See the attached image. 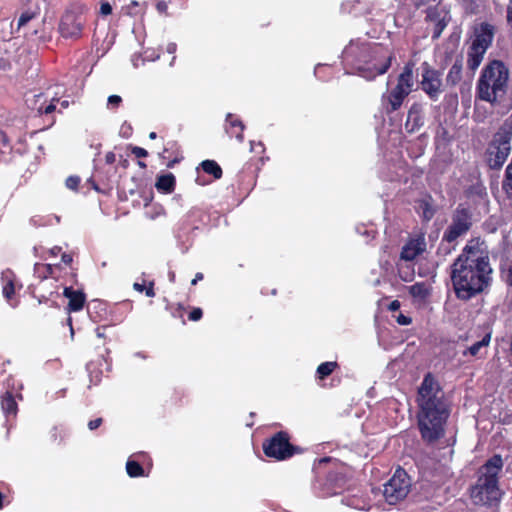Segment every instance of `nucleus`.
Segmentation results:
<instances>
[{"instance_id": "nucleus-60", "label": "nucleus", "mask_w": 512, "mask_h": 512, "mask_svg": "<svg viewBox=\"0 0 512 512\" xmlns=\"http://www.w3.org/2000/svg\"><path fill=\"white\" fill-rule=\"evenodd\" d=\"M93 304H95V305H97V306L102 305V303H101L100 301H97V300L93 301Z\"/></svg>"}, {"instance_id": "nucleus-57", "label": "nucleus", "mask_w": 512, "mask_h": 512, "mask_svg": "<svg viewBox=\"0 0 512 512\" xmlns=\"http://www.w3.org/2000/svg\"><path fill=\"white\" fill-rule=\"evenodd\" d=\"M508 278L512 281V266L508 270Z\"/></svg>"}, {"instance_id": "nucleus-61", "label": "nucleus", "mask_w": 512, "mask_h": 512, "mask_svg": "<svg viewBox=\"0 0 512 512\" xmlns=\"http://www.w3.org/2000/svg\"><path fill=\"white\" fill-rule=\"evenodd\" d=\"M320 67H321V65H320V64H318V65L316 66V68H315V75H317V73H318V69H319Z\"/></svg>"}, {"instance_id": "nucleus-8", "label": "nucleus", "mask_w": 512, "mask_h": 512, "mask_svg": "<svg viewBox=\"0 0 512 512\" xmlns=\"http://www.w3.org/2000/svg\"><path fill=\"white\" fill-rule=\"evenodd\" d=\"M410 488V477L404 469L398 468L390 480L383 485V496L390 505H394L406 498Z\"/></svg>"}, {"instance_id": "nucleus-49", "label": "nucleus", "mask_w": 512, "mask_h": 512, "mask_svg": "<svg viewBox=\"0 0 512 512\" xmlns=\"http://www.w3.org/2000/svg\"><path fill=\"white\" fill-rule=\"evenodd\" d=\"M203 279V274L201 272H198L195 274L194 279L192 280L191 284L195 285L198 281Z\"/></svg>"}, {"instance_id": "nucleus-51", "label": "nucleus", "mask_w": 512, "mask_h": 512, "mask_svg": "<svg viewBox=\"0 0 512 512\" xmlns=\"http://www.w3.org/2000/svg\"><path fill=\"white\" fill-rule=\"evenodd\" d=\"M399 307H400V303L397 300L391 302V304L389 306L390 310H392V311L399 309Z\"/></svg>"}, {"instance_id": "nucleus-26", "label": "nucleus", "mask_w": 512, "mask_h": 512, "mask_svg": "<svg viewBox=\"0 0 512 512\" xmlns=\"http://www.w3.org/2000/svg\"><path fill=\"white\" fill-rule=\"evenodd\" d=\"M485 53L486 51L470 46L467 57V67L470 70H476L480 66Z\"/></svg>"}, {"instance_id": "nucleus-6", "label": "nucleus", "mask_w": 512, "mask_h": 512, "mask_svg": "<svg viewBox=\"0 0 512 512\" xmlns=\"http://www.w3.org/2000/svg\"><path fill=\"white\" fill-rule=\"evenodd\" d=\"M512 115L506 118L494 134L485 152V161L492 170H500L511 153Z\"/></svg>"}, {"instance_id": "nucleus-28", "label": "nucleus", "mask_w": 512, "mask_h": 512, "mask_svg": "<svg viewBox=\"0 0 512 512\" xmlns=\"http://www.w3.org/2000/svg\"><path fill=\"white\" fill-rule=\"evenodd\" d=\"M201 167L205 173L212 175L215 179H220L222 176V169L214 160L203 161Z\"/></svg>"}, {"instance_id": "nucleus-58", "label": "nucleus", "mask_w": 512, "mask_h": 512, "mask_svg": "<svg viewBox=\"0 0 512 512\" xmlns=\"http://www.w3.org/2000/svg\"><path fill=\"white\" fill-rule=\"evenodd\" d=\"M135 356L141 357V358H145V355L143 353H141V352L135 353Z\"/></svg>"}, {"instance_id": "nucleus-17", "label": "nucleus", "mask_w": 512, "mask_h": 512, "mask_svg": "<svg viewBox=\"0 0 512 512\" xmlns=\"http://www.w3.org/2000/svg\"><path fill=\"white\" fill-rule=\"evenodd\" d=\"M424 124L423 107L419 103H414L410 107L407 115L405 127L408 131L414 132Z\"/></svg>"}, {"instance_id": "nucleus-47", "label": "nucleus", "mask_w": 512, "mask_h": 512, "mask_svg": "<svg viewBox=\"0 0 512 512\" xmlns=\"http://www.w3.org/2000/svg\"><path fill=\"white\" fill-rule=\"evenodd\" d=\"M177 45L175 43H169L166 47V50L170 54H174L176 52Z\"/></svg>"}, {"instance_id": "nucleus-4", "label": "nucleus", "mask_w": 512, "mask_h": 512, "mask_svg": "<svg viewBox=\"0 0 512 512\" xmlns=\"http://www.w3.org/2000/svg\"><path fill=\"white\" fill-rule=\"evenodd\" d=\"M503 468L500 455H494L480 468L476 484L471 488V499L476 505L490 506L501 500L498 475Z\"/></svg>"}, {"instance_id": "nucleus-5", "label": "nucleus", "mask_w": 512, "mask_h": 512, "mask_svg": "<svg viewBox=\"0 0 512 512\" xmlns=\"http://www.w3.org/2000/svg\"><path fill=\"white\" fill-rule=\"evenodd\" d=\"M509 70L500 60L490 61L481 71L476 84V97L491 105L499 103L506 94Z\"/></svg>"}, {"instance_id": "nucleus-24", "label": "nucleus", "mask_w": 512, "mask_h": 512, "mask_svg": "<svg viewBox=\"0 0 512 512\" xmlns=\"http://www.w3.org/2000/svg\"><path fill=\"white\" fill-rule=\"evenodd\" d=\"M432 287L427 282H417L409 287L410 295L418 301L425 300L431 293Z\"/></svg>"}, {"instance_id": "nucleus-53", "label": "nucleus", "mask_w": 512, "mask_h": 512, "mask_svg": "<svg viewBox=\"0 0 512 512\" xmlns=\"http://www.w3.org/2000/svg\"><path fill=\"white\" fill-rule=\"evenodd\" d=\"M436 0H419V5H431L432 3H435Z\"/></svg>"}, {"instance_id": "nucleus-20", "label": "nucleus", "mask_w": 512, "mask_h": 512, "mask_svg": "<svg viewBox=\"0 0 512 512\" xmlns=\"http://www.w3.org/2000/svg\"><path fill=\"white\" fill-rule=\"evenodd\" d=\"M64 296L68 298V310L70 312L80 311L85 303V294L82 291L74 290L72 287H65Z\"/></svg>"}, {"instance_id": "nucleus-50", "label": "nucleus", "mask_w": 512, "mask_h": 512, "mask_svg": "<svg viewBox=\"0 0 512 512\" xmlns=\"http://www.w3.org/2000/svg\"><path fill=\"white\" fill-rule=\"evenodd\" d=\"M133 287L138 292H143L145 290L144 284H140V283H137V282L134 283Z\"/></svg>"}, {"instance_id": "nucleus-32", "label": "nucleus", "mask_w": 512, "mask_h": 512, "mask_svg": "<svg viewBox=\"0 0 512 512\" xmlns=\"http://www.w3.org/2000/svg\"><path fill=\"white\" fill-rule=\"evenodd\" d=\"M126 471L127 474L132 478L145 475L143 467L138 462L131 459H129L126 463Z\"/></svg>"}, {"instance_id": "nucleus-52", "label": "nucleus", "mask_w": 512, "mask_h": 512, "mask_svg": "<svg viewBox=\"0 0 512 512\" xmlns=\"http://www.w3.org/2000/svg\"><path fill=\"white\" fill-rule=\"evenodd\" d=\"M61 252V247L55 246L50 250V253L54 256L58 255Z\"/></svg>"}, {"instance_id": "nucleus-34", "label": "nucleus", "mask_w": 512, "mask_h": 512, "mask_svg": "<svg viewBox=\"0 0 512 512\" xmlns=\"http://www.w3.org/2000/svg\"><path fill=\"white\" fill-rule=\"evenodd\" d=\"M121 102H122V98L120 96H118V95H111V96L108 97L107 107L109 109H114V108L118 107Z\"/></svg>"}, {"instance_id": "nucleus-38", "label": "nucleus", "mask_w": 512, "mask_h": 512, "mask_svg": "<svg viewBox=\"0 0 512 512\" xmlns=\"http://www.w3.org/2000/svg\"><path fill=\"white\" fill-rule=\"evenodd\" d=\"M100 13L107 16L112 13V7L109 2L103 1L100 4Z\"/></svg>"}, {"instance_id": "nucleus-41", "label": "nucleus", "mask_w": 512, "mask_h": 512, "mask_svg": "<svg viewBox=\"0 0 512 512\" xmlns=\"http://www.w3.org/2000/svg\"><path fill=\"white\" fill-rule=\"evenodd\" d=\"M132 153L137 157V158H144L148 155V152L144 149V148H141V147H133L132 149Z\"/></svg>"}, {"instance_id": "nucleus-23", "label": "nucleus", "mask_w": 512, "mask_h": 512, "mask_svg": "<svg viewBox=\"0 0 512 512\" xmlns=\"http://www.w3.org/2000/svg\"><path fill=\"white\" fill-rule=\"evenodd\" d=\"M427 18L430 21L435 22V27L433 31V38H439L445 27L447 26V20L445 17L439 18L438 12L436 8L429 7L427 10Z\"/></svg>"}, {"instance_id": "nucleus-59", "label": "nucleus", "mask_w": 512, "mask_h": 512, "mask_svg": "<svg viewBox=\"0 0 512 512\" xmlns=\"http://www.w3.org/2000/svg\"><path fill=\"white\" fill-rule=\"evenodd\" d=\"M176 162H177V160H173L172 162L168 163V165H167V166H168V167H172V166L174 165V163H176Z\"/></svg>"}, {"instance_id": "nucleus-1", "label": "nucleus", "mask_w": 512, "mask_h": 512, "mask_svg": "<svg viewBox=\"0 0 512 512\" xmlns=\"http://www.w3.org/2000/svg\"><path fill=\"white\" fill-rule=\"evenodd\" d=\"M492 268L487 252L478 245H466L451 266V281L455 295L469 300L489 285Z\"/></svg>"}, {"instance_id": "nucleus-13", "label": "nucleus", "mask_w": 512, "mask_h": 512, "mask_svg": "<svg viewBox=\"0 0 512 512\" xmlns=\"http://www.w3.org/2000/svg\"><path fill=\"white\" fill-rule=\"evenodd\" d=\"M426 239L424 233H418L409 238L404 244L400 253V259L413 261L426 250Z\"/></svg>"}, {"instance_id": "nucleus-12", "label": "nucleus", "mask_w": 512, "mask_h": 512, "mask_svg": "<svg viewBox=\"0 0 512 512\" xmlns=\"http://www.w3.org/2000/svg\"><path fill=\"white\" fill-rule=\"evenodd\" d=\"M58 101V92H52L51 89L38 93L29 92L25 96L27 107L40 115L52 113L56 108L55 103Z\"/></svg>"}, {"instance_id": "nucleus-39", "label": "nucleus", "mask_w": 512, "mask_h": 512, "mask_svg": "<svg viewBox=\"0 0 512 512\" xmlns=\"http://www.w3.org/2000/svg\"><path fill=\"white\" fill-rule=\"evenodd\" d=\"M506 21L508 26L512 29V0H509L506 8Z\"/></svg>"}, {"instance_id": "nucleus-7", "label": "nucleus", "mask_w": 512, "mask_h": 512, "mask_svg": "<svg viewBox=\"0 0 512 512\" xmlns=\"http://www.w3.org/2000/svg\"><path fill=\"white\" fill-rule=\"evenodd\" d=\"M473 214L468 207L460 204L457 206L451 217V223L443 234L442 241L452 243L459 237L464 236L471 229Z\"/></svg>"}, {"instance_id": "nucleus-11", "label": "nucleus", "mask_w": 512, "mask_h": 512, "mask_svg": "<svg viewBox=\"0 0 512 512\" xmlns=\"http://www.w3.org/2000/svg\"><path fill=\"white\" fill-rule=\"evenodd\" d=\"M420 85L432 101H437L444 91L442 73L432 68L427 62L422 63Z\"/></svg>"}, {"instance_id": "nucleus-27", "label": "nucleus", "mask_w": 512, "mask_h": 512, "mask_svg": "<svg viewBox=\"0 0 512 512\" xmlns=\"http://www.w3.org/2000/svg\"><path fill=\"white\" fill-rule=\"evenodd\" d=\"M462 78V64L459 62H455L451 68L449 69V72L446 77V81L448 84L455 86L460 82Z\"/></svg>"}, {"instance_id": "nucleus-36", "label": "nucleus", "mask_w": 512, "mask_h": 512, "mask_svg": "<svg viewBox=\"0 0 512 512\" xmlns=\"http://www.w3.org/2000/svg\"><path fill=\"white\" fill-rule=\"evenodd\" d=\"M399 276L402 280L409 282L413 279V271H405L401 266H398Z\"/></svg>"}, {"instance_id": "nucleus-62", "label": "nucleus", "mask_w": 512, "mask_h": 512, "mask_svg": "<svg viewBox=\"0 0 512 512\" xmlns=\"http://www.w3.org/2000/svg\"><path fill=\"white\" fill-rule=\"evenodd\" d=\"M250 144H251V150L253 151L254 150L255 142L251 141Z\"/></svg>"}, {"instance_id": "nucleus-40", "label": "nucleus", "mask_w": 512, "mask_h": 512, "mask_svg": "<svg viewBox=\"0 0 512 512\" xmlns=\"http://www.w3.org/2000/svg\"><path fill=\"white\" fill-rule=\"evenodd\" d=\"M202 317V310L200 308H194L189 314V320L198 321Z\"/></svg>"}, {"instance_id": "nucleus-44", "label": "nucleus", "mask_w": 512, "mask_h": 512, "mask_svg": "<svg viewBox=\"0 0 512 512\" xmlns=\"http://www.w3.org/2000/svg\"><path fill=\"white\" fill-rule=\"evenodd\" d=\"M116 160V156L113 152H108L105 156V161L107 164H113Z\"/></svg>"}, {"instance_id": "nucleus-2", "label": "nucleus", "mask_w": 512, "mask_h": 512, "mask_svg": "<svg viewBox=\"0 0 512 512\" xmlns=\"http://www.w3.org/2000/svg\"><path fill=\"white\" fill-rule=\"evenodd\" d=\"M418 426L425 441L433 442L444 435L449 416L443 393L431 374H427L418 389Z\"/></svg>"}, {"instance_id": "nucleus-30", "label": "nucleus", "mask_w": 512, "mask_h": 512, "mask_svg": "<svg viewBox=\"0 0 512 512\" xmlns=\"http://www.w3.org/2000/svg\"><path fill=\"white\" fill-rule=\"evenodd\" d=\"M53 272V267L50 264L36 263L34 266V276L40 280L48 278Z\"/></svg>"}, {"instance_id": "nucleus-19", "label": "nucleus", "mask_w": 512, "mask_h": 512, "mask_svg": "<svg viewBox=\"0 0 512 512\" xmlns=\"http://www.w3.org/2000/svg\"><path fill=\"white\" fill-rule=\"evenodd\" d=\"M2 293L7 302L12 306L16 307L18 302L15 299V283L13 273L9 270L2 273Z\"/></svg>"}, {"instance_id": "nucleus-43", "label": "nucleus", "mask_w": 512, "mask_h": 512, "mask_svg": "<svg viewBox=\"0 0 512 512\" xmlns=\"http://www.w3.org/2000/svg\"><path fill=\"white\" fill-rule=\"evenodd\" d=\"M102 424V418H96L94 420L89 421L88 428L90 430L97 429Z\"/></svg>"}, {"instance_id": "nucleus-15", "label": "nucleus", "mask_w": 512, "mask_h": 512, "mask_svg": "<svg viewBox=\"0 0 512 512\" xmlns=\"http://www.w3.org/2000/svg\"><path fill=\"white\" fill-rule=\"evenodd\" d=\"M408 96L404 90L394 87L382 95V106L386 113H393L397 111L403 104L405 98Z\"/></svg>"}, {"instance_id": "nucleus-31", "label": "nucleus", "mask_w": 512, "mask_h": 512, "mask_svg": "<svg viewBox=\"0 0 512 512\" xmlns=\"http://www.w3.org/2000/svg\"><path fill=\"white\" fill-rule=\"evenodd\" d=\"M1 407L6 414H15L17 410V404L13 396L7 393L1 401Z\"/></svg>"}, {"instance_id": "nucleus-18", "label": "nucleus", "mask_w": 512, "mask_h": 512, "mask_svg": "<svg viewBox=\"0 0 512 512\" xmlns=\"http://www.w3.org/2000/svg\"><path fill=\"white\" fill-rule=\"evenodd\" d=\"M414 63L408 62L402 72L399 74L397 79V87L400 90H404L406 94H410L414 86V74H413Z\"/></svg>"}, {"instance_id": "nucleus-16", "label": "nucleus", "mask_w": 512, "mask_h": 512, "mask_svg": "<svg viewBox=\"0 0 512 512\" xmlns=\"http://www.w3.org/2000/svg\"><path fill=\"white\" fill-rule=\"evenodd\" d=\"M224 129L230 137H235L238 142L244 141L245 125L235 114L228 113L226 115Z\"/></svg>"}, {"instance_id": "nucleus-22", "label": "nucleus", "mask_w": 512, "mask_h": 512, "mask_svg": "<svg viewBox=\"0 0 512 512\" xmlns=\"http://www.w3.org/2000/svg\"><path fill=\"white\" fill-rule=\"evenodd\" d=\"M416 210L424 221H430L433 218L436 211L432 197L425 196L422 199H419L417 201Z\"/></svg>"}, {"instance_id": "nucleus-42", "label": "nucleus", "mask_w": 512, "mask_h": 512, "mask_svg": "<svg viewBox=\"0 0 512 512\" xmlns=\"http://www.w3.org/2000/svg\"><path fill=\"white\" fill-rule=\"evenodd\" d=\"M411 318L408 317V316H405L403 314H400L398 317H397V323L400 324V325H409L411 323Z\"/></svg>"}, {"instance_id": "nucleus-37", "label": "nucleus", "mask_w": 512, "mask_h": 512, "mask_svg": "<svg viewBox=\"0 0 512 512\" xmlns=\"http://www.w3.org/2000/svg\"><path fill=\"white\" fill-rule=\"evenodd\" d=\"M80 183V178L77 176H69L66 179V186L69 189H76Z\"/></svg>"}, {"instance_id": "nucleus-33", "label": "nucleus", "mask_w": 512, "mask_h": 512, "mask_svg": "<svg viewBox=\"0 0 512 512\" xmlns=\"http://www.w3.org/2000/svg\"><path fill=\"white\" fill-rule=\"evenodd\" d=\"M356 232L363 236L365 238V242H369L371 239H373L375 237V234H376V230L375 228L372 226V225H364V224H361V225H358L356 226Z\"/></svg>"}, {"instance_id": "nucleus-54", "label": "nucleus", "mask_w": 512, "mask_h": 512, "mask_svg": "<svg viewBox=\"0 0 512 512\" xmlns=\"http://www.w3.org/2000/svg\"><path fill=\"white\" fill-rule=\"evenodd\" d=\"M96 334H97V336H98L99 338H103V337H104V333H103V332H101V330H100L99 328L96 330Z\"/></svg>"}, {"instance_id": "nucleus-55", "label": "nucleus", "mask_w": 512, "mask_h": 512, "mask_svg": "<svg viewBox=\"0 0 512 512\" xmlns=\"http://www.w3.org/2000/svg\"><path fill=\"white\" fill-rule=\"evenodd\" d=\"M149 138L152 139V140L156 139L157 138L156 132H150Z\"/></svg>"}, {"instance_id": "nucleus-29", "label": "nucleus", "mask_w": 512, "mask_h": 512, "mask_svg": "<svg viewBox=\"0 0 512 512\" xmlns=\"http://www.w3.org/2000/svg\"><path fill=\"white\" fill-rule=\"evenodd\" d=\"M338 367V364L337 362L335 361H327V362H323L321 363L318 367H317V370H316V373H317V377L319 379H325L326 377H328L330 374L333 373V371Z\"/></svg>"}, {"instance_id": "nucleus-10", "label": "nucleus", "mask_w": 512, "mask_h": 512, "mask_svg": "<svg viewBox=\"0 0 512 512\" xmlns=\"http://www.w3.org/2000/svg\"><path fill=\"white\" fill-rule=\"evenodd\" d=\"M263 451L266 456L281 461L292 457L295 448L290 444L288 434L280 431L263 443Z\"/></svg>"}, {"instance_id": "nucleus-48", "label": "nucleus", "mask_w": 512, "mask_h": 512, "mask_svg": "<svg viewBox=\"0 0 512 512\" xmlns=\"http://www.w3.org/2000/svg\"><path fill=\"white\" fill-rule=\"evenodd\" d=\"M145 293H146V296H148V297H153L155 295L152 283L150 284V286L148 288L145 289Z\"/></svg>"}, {"instance_id": "nucleus-14", "label": "nucleus", "mask_w": 512, "mask_h": 512, "mask_svg": "<svg viewBox=\"0 0 512 512\" xmlns=\"http://www.w3.org/2000/svg\"><path fill=\"white\" fill-rule=\"evenodd\" d=\"M495 34V28L493 25L483 22L475 29L474 39L471 46L482 51H487L491 46Z\"/></svg>"}, {"instance_id": "nucleus-46", "label": "nucleus", "mask_w": 512, "mask_h": 512, "mask_svg": "<svg viewBox=\"0 0 512 512\" xmlns=\"http://www.w3.org/2000/svg\"><path fill=\"white\" fill-rule=\"evenodd\" d=\"M61 260H62V262L64 264L69 265V264H71L73 259H72V256L70 254L63 253L62 257H61Z\"/></svg>"}, {"instance_id": "nucleus-35", "label": "nucleus", "mask_w": 512, "mask_h": 512, "mask_svg": "<svg viewBox=\"0 0 512 512\" xmlns=\"http://www.w3.org/2000/svg\"><path fill=\"white\" fill-rule=\"evenodd\" d=\"M34 18V14L30 12H24L21 14V16L18 19V27L25 26L29 21H31Z\"/></svg>"}, {"instance_id": "nucleus-9", "label": "nucleus", "mask_w": 512, "mask_h": 512, "mask_svg": "<svg viewBox=\"0 0 512 512\" xmlns=\"http://www.w3.org/2000/svg\"><path fill=\"white\" fill-rule=\"evenodd\" d=\"M86 17L81 7L68 9L62 16L59 32L64 38L77 39L81 37Z\"/></svg>"}, {"instance_id": "nucleus-25", "label": "nucleus", "mask_w": 512, "mask_h": 512, "mask_svg": "<svg viewBox=\"0 0 512 512\" xmlns=\"http://www.w3.org/2000/svg\"><path fill=\"white\" fill-rule=\"evenodd\" d=\"M155 187L164 193H171L175 188V176L172 173L161 175L157 178Z\"/></svg>"}, {"instance_id": "nucleus-56", "label": "nucleus", "mask_w": 512, "mask_h": 512, "mask_svg": "<svg viewBox=\"0 0 512 512\" xmlns=\"http://www.w3.org/2000/svg\"><path fill=\"white\" fill-rule=\"evenodd\" d=\"M68 105H69V102L67 100H64V101L61 102L62 108H67Z\"/></svg>"}, {"instance_id": "nucleus-45", "label": "nucleus", "mask_w": 512, "mask_h": 512, "mask_svg": "<svg viewBox=\"0 0 512 512\" xmlns=\"http://www.w3.org/2000/svg\"><path fill=\"white\" fill-rule=\"evenodd\" d=\"M156 8L157 10L160 12V13H163V12H166L168 6H167V3L164 2V1H160L157 3L156 5Z\"/></svg>"}, {"instance_id": "nucleus-3", "label": "nucleus", "mask_w": 512, "mask_h": 512, "mask_svg": "<svg viewBox=\"0 0 512 512\" xmlns=\"http://www.w3.org/2000/svg\"><path fill=\"white\" fill-rule=\"evenodd\" d=\"M392 54L381 44L350 41L342 52L344 65L355 69L358 74L372 80L387 72L391 66Z\"/></svg>"}, {"instance_id": "nucleus-63", "label": "nucleus", "mask_w": 512, "mask_h": 512, "mask_svg": "<svg viewBox=\"0 0 512 512\" xmlns=\"http://www.w3.org/2000/svg\"><path fill=\"white\" fill-rule=\"evenodd\" d=\"M139 165H140L141 167H145V166H146V165H145V163H143V162H139Z\"/></svg>"}, {"instance_id": "nucleus-21", "label": "nucleus", "mask_w": 512, "mask_h": 512, "mask_svg": "<svg viewBox=\"0 0 512 512\" xmlns=\"http://www.w3.org/2000/svg\"><path fill=\"white\" fill-rule=\"evenodd\" d=\"M491 341V332H487L484 336L479 340L469 346L467 349L463 351V356H473L476 358H481L484 356L487 347L489 346Z\"/></svg>"}]
</instances>
